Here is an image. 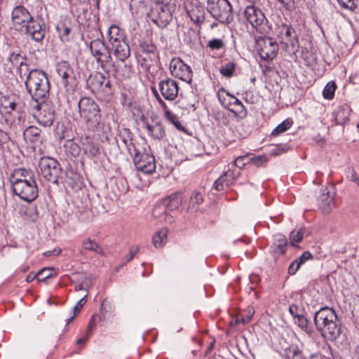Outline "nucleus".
I'll list each match as a JSON object with an SVG mask.
<instances>
[{
    "instance_id": "55",
    "label": "nucleus",
    "mask_w": 359,
    "mask_h": 359,
    "mask_svg": "<svg viewBox=\"0 0 359 359\" xmlns=\"http://www.w3.org/2000/svg\"><path fill=\"white\" fill-rule=\"evenodd\" d=\"M137 251H138L137 248H136V247L131 248L129 250L128 255L127 256H126V257H125L126 262H128L130 260H132L133 259V257H135V255L137 254Z\"/></svg>"
},
{
    "instance_id": "5",
    "label": "nucleus",
    "mask_w": 359,
    "mask_h": 359,
    "mask_svg": "<svg viewBox=\"0 0 359 359\" xmlns=\"http://www.w3.org/2000/svg\"><path fill=\"white\" fill-rule=\"evenodd\" d=\"M133 162L136 169L144 174H151L156 170V162L150 150L135 147Z\"/></svg>"
},
{
    "instance_id": "46",
    "label": "nucleus",
    "mask_w": 359,
    "mask_h": 359,
    "mask_svg": "<svg viewBox=\"0 0 359 359\" xmlns=\"http://www.w3.org/2000/svg\"><path fill=\"white\" fill-rule=\"evenodd\" d=\"M87 295H85L83 298H81L76 304L73 308V316L67 319V323L69 324L70 322L73 320V319L76 317V316L80 312L82 307L84 306V304L86 303V297Z\"/></svg>"
},
{
    "instance_id": "13",
    "label": "nucleus",
    "mask_w": 359,
    "mask_h": 359,
    "mask_svg": "<svg viewBox=\"0 0 359 359\" xmlns=\"http://www.w3.org/2000/svg\"><path fill=\"white\" fill-rule=\"evenodd\" d=\"M57 73L60 77V83L64 86L67 92H73L76 87V77L73 69L65 61L57 65Z\"/></svg>"
},
{
    "instance_id": "2",
    "label": "nucleus",
    "mask_w": 359,
    "mask_h": 359,
    "mask_svg": "<svg viewBox=\"0 0 359 359\" xmlns=\"http://www.w3.org/2000/svg\"><path fill=\"white\" fill-rule=\"evenodd\" d=\"M25 76L26 88L34 102L46 99L50 89L46 74L43 71L33 69Z\"/></svg>"
},
{
    "instance_id": "29",
    "label": "nucleus",
    "mask_w": 359,
    "mask_h": 359,
    "mask_svg": "<svg viewBox=\"0 0 359 359\" xmlns=\"http://www.w3.org/2000/svg\"><path fill=\"white\" fill-rule=\"evenodd\" d=\"M111 46L114 56L120 61L124 62L130 55V50L126 40Z\"/></svg>"
},
{
    "instance_id": "61",
    "label": "nucleus",
    "mask_w": 359,
    "mask_h": 359,
    "mask_svg": "<svg viewBox=\"0 0 359 359\" xmlns=\"http://www.w3.org/2000/svg\"><path fill=\"white\" fill-rule=\"evenodd\" d=\"M61 249H54L53 250L46 251L43 253L44 256L50 257L51 255H58L61 253Z\"/></svg>"
},
{
    "instance_id": "64",
    "label": "nucleus",
    "mask_w": 359,
    "mask_h": 359,
    "mask_svg": "<svg viewBox=\"0 0 359 359\" xmlns=\"http://www.w3.org/2000/svg\"><path fill=\"white\" fill-rule=\"evenodd\" d=\"M9 137L6 133L2 130H0V144L6 142L8 140Z\"/></svg>"
},
{
    "instance_id": "8",
    "label": "nucleus",
    "mask_w": 359,
    "mask_h": 359,
    "mask_svg": "<svg viewBox=\"0 0 359 359\" xmlns=\"http://www.w3.org/2000/svg\"><path fill=\"white\" fill-rule=\"evenodd\" d=\"M170 4L155 3L151 8L148 17L161 28L165 27L172 20Z\"/></svg>"
},
{
    "instance_id": "4",
    "label": "nucleus",
    "mask_w": 359,
    "mask_h": 359,
    "mask_svg": "<svg viewBox=\"0 0 359 359\" xmlns=\"http://www.w3.org/2000/svg\"><path fill=\"white\" fill-rule=\"evenodd\" d=\"M208 11L221 23L228 24L233 19L232 6L228 0H208Z\"/></svg>"
},
{
    "instance_id": "54",
    "label": "nucleus",
    "mask_w": 359,
    "mask_h": 359,
    "mask_svg": "<svg viewBox=\"0 0 359 359\" xmlns=\"http://www.w3.org/2000/svg\"><path fill=\"white\" fill-rule=\"evenodd\" d=\"M299 264L297 263L295 260H294L290 265L288 268V273L290 275H294L297 273L298 269H299Z\"/></svg>"
},
{
    "instance_id": "51",
    "label": "nucleus",
    "mask_w": 359,
    "mask_h": 359,
    "mask_svg": "<svg viewBox=\"0 0 359 359\" xmlns=\"http://www.w3.org/2000/svg\"><path fill=\"white\" fill-rule=\"evenodd\" d=\"M141 50L146 53H154L156 50V47L151 43L144 42L140 44Z\"/></svg>"
},
{
    "instance_id": "62",
    "label": "nucleus",
    "mask_w": 359,
    "mask_h": 359,
    "mask_svg": "<svg viewBox=\"0 0 359 359\" xmlns=\"http://www.w3.org/2000/svg\"><path fill=\"white\" fill-rule=\"evenodd\" d=\"M161 212H163V215H164V221L166 222V223H169V224H171L173 222L174 219H173V217L165 212V211H161ZM161 215V213H160Z\"/></svg>"
},
{
    "instance_id": "57",
    "label": "nucleus",
    "mask_w": 359,
    "mask_h": 359,
    "mask_svg": "<svg viewBox=\"0 0 359 359\" xmlns=\"http://www.w3.org/2000/svg\"><path fill=\"white\" fill-rule=\"evenodd\" d=\"M348 178L351 182H355L359 187V176L353 169L351 170V175L348 176Z\"/></svg>"
},
{
    "instance_id": "27",
    "label": "nucleus",
    "mask_w": 359,
    "mask_h": 359,
    "mask_svg": "<svg viewBox=\"0 0 359 359\" xmlns=\"http://www.w3.org/2000/svg\"><path fill=\"white\" fill-rule=\"evenodd\" d=\"M32 180H34L32 172L24 168L15 170L10 177L12 187Z\"/></svg>"
},
{
    "instance_id": "59",
    "label": "nucleus",
    "mask_w": 359,
    "mask_h": 359,
    "mask_svg": "<svg viewBox=\"0 0 359 359\" xmlns=\"http://www.w3.org/2000/svg\"><path fill=\"white\" fill-rule=\"evenodd\" d=\"M266 158L264 156H257L255 158H250V162H252L254 164L257 165H260L263 161H265Z\"/></svg>"
},
{
    "instance_id": "18",
    "label": "nucleus",
    "mask_w": 359,
    "mask_h": 359,
    "mask_svg": "<svg viewBox=\"0 0 359 359\" xmlns=\"http://www.w3.org/2000/svg\"><path fill=\"white\" fill-rule=\"evenodd\" d=\"M11 18L15 28L23 30L34 18L25 7L18 6L12 11Z\"/></svg>"
},
{
    "instance_id": "10",
    "label": "nucleus",
    "mask_w": 359,
    "mask_h": 359,
    "mask_svg": "<svg viewBox=\"0 0 359 359\" xmlns=\"http://www.w3.org/2000/svg\"><path fill=\"white\" fill-rule=\"evenodd\" d=\"M39 166L41 175L52 183H57L62 173V168L57 161L50 157L40 159Z\"/></svg>"
},
{
    "instance_id": "45",
    "label": "nucleus",
    "mask_w": 359,
    "mask_h": 359,
    "mask_svg": "<svg viewBox=\"0 0 359 359\" xmlns=\"http://www.w3.org/2000/svg\"><path fill=\"white\" fill-rule=\"evenodd\" d=\"M337 89V85L334 81H330L327 83L323 91V97L330 100L334 97Z\"/></svg>"
},
{
    "instance_id": "30",
    "label": "nucleus",
    "mask_w": 359,
    "mask_h": 359,
    "mask_svg": "<svg viewBox=\"0 0 359 359\" xmlns=\"http://www.w3.org/2000/svg\"><path fill=\"white\" fill-rule=\"evenodd\" d=\"M8 60L13 66L18 67L21 77H22L23 72H25L24 75H26V72L28 71L27 65L25 63V58L21 53L13 52Z\"/></svg>"
},
{
    "instance_id": "44",
    "label": "nucleus",
    "mask_w": 359,
    "mask_h": 359,
    "mask_svg": "<svg viewBox=\"0 0 359 359\" xmlns=\"http://www.w3.org/2000/svg\"><path fill=\"white\" fill-rule=\"evenodd\" d=\"M20 213L25 219L34 221L36 219L35 209L32 206L22 207Z\"/></svg>"
},
{
    "instance_id": "41",
    "label": "nucleus",
    "mask_w": 359,
    "mask_h": 359,
    "mask_svg": "<svg viewBox=\"0 0 359 359\" xmlns=\"http://www.w3.org/2000/svg\"><path fill=\"white\" fill-rule=\"evenodd\" d=\"M236 67L235 62H229L221 67L219 72L223 76L230 78L233 76Z\"/></svg>"
},
{
    "instance_id": "21",
    "label": "nucleus",
    "mask_w": 359,
    "mask_h": 359,
    "mask_svg": "<svg viewBox=\"0 0 359 359\" xmlns=\"http://www.w3.org/2000/svg\"><path fill=\"white\" fill-rule=\"evenodd\" d=\"M336 320H337V316L335 311L334 309L328 307L320 309L314 316V323L318 330Z\"/></svg>"
},
{
    "instance_id": "11",
    "label": "nucleus",
    "mask_w": 359,
    "mask_h": 359,
    "mask_svg": "<svg viewBox=\"0 0 359 359\" xmlns=\"http://www.w3.org/2000/svg\"><path fill=\"white\" fill-rule=\"evenodd\" d=\"M275 36L285 48H293L298 47V38L294 29L290 25L285 23L278 25L274 32Z\"/></svg>"
},
{
    "instance_id": "17",
    "label": "nucleus",
    "mask_w": 359,
    "mask_h": 359,
    "mask_svg": "<svg viewBox=\"0 0 359 359\" xmlns=\"http://www.w3.org/2000/svg\"><path fill=\"white\" fill-rule=\"evenodd\" d=\"M90 49L97 63L104 68L111 59V55L104 43L100 39L93 40L90 43Z\"/></svg>"
},
{
    "instance_id": "25",
    "label": "nucleus",
    "mask_w": 359,
    "mask_h": 359,
    "mask_svg": "<svg viewBox=\"0 0 359 359\" xmlns=\"http://www.w3.org/2000/svg\"><path fill=\"white\" fill-rule=\"evenodd\" d=\"M23 137L27 142L34 147L41 145L44 140L41 135V130L36 126L27 127L23 133Z\"/></svg>"
},
{
    "instance_id": "38",
    "label": "nucleus",
    "mask_w": 359,
    "mask_h": 359,
    "mask_svg": "<svg viewBox=\"0 0 359 359\" xmlns=\"http://www.w3.org/2000/svg\"><path fill=\"white\" fill-rule=\"evenodd\" d=\"M306 229L304 227H300L297 229H294L290 234V241L292 246H297L304 238Z\"/></svg>"
},
{
    "instance_id": "9",
    "label": "nucleus",
    "mask_w": 359,
    "mask_h": 359,
    "mask_svg": "<svg viewBox=\"0 0 359 359\" xmlns=\"http://www.w3.org/2000/svg\"><path fill=\"white\" fill-rule=\"evenodd\" d=\"M218 98L222 106L231 111L236 117L243 118L247 116V110L243 103L225 90L222 89L218 93Z\"/></svg>"
},
{
    "instance_id": "19",
    "label": "nucleus",
    "mask_w": 359,
    "mask_h": 359,
    "mask_svg": "<svg viewBox=\"0 0 359 359\" xmlns=\"http://www.w3.org/2000/svg\"><path fill=\"white\" fill-rule=\"evenodd\" d=\"M88 84L94 93H108L111 87L109 80L99 72L89 76Z\"/></svg>"
},
{
    "instance_id": "35",
    "label": "nucleus",
    "mask_w": 359,
    "mask_h": 359,
    "mask_svg": "<svg viewBox=\"0 0 359 359\" xmlns=\"http://www.w3.org/2000/svg\"><path fill=\"white\" fill-rule=\"evenodd\" d=\"M168 229L163 228L156 231L152 238V242L155 248H161L167 242Z\"/></svg>"
},
{
    "instance_id": "50",
    "label": "nucleus",
    "mask_w": 359,
    "mask_h": 359,
    "mask_svg": "<svg viewBox=\"0 0 359 359\" xmlns=\"http://www.w3.org/2000/svg\"><path fill=\"white\" fill-rule=\"evenodd\" d=\"M287 357L289 359H305L302 352L297 347L291 348L287 353Z\"/></svg>"
},
{
    "instance_id": "47",
    "label": "nucleus",
    "mask_w": 359,
    "mask_h": 359,
    "mask_svg": "<svg viewBox=\"0 0 359 359\" xmlns=\"http://www.w3.org/2000/svg\"><path fill=\"white\" fill-rule=\"evenodd\" d=\"M207 46L211 50H220L224 47V42L220 39H212L208 41Z\"/></svg>"
},
{
    "instance_id": "53",
    "label": "nucleus",
    "mask_w": 359,
    "mask_h": 359,
    "mask_svg": "<svg viewBox=\"0 0 359 359\" xmlns=\"http://www.w3.org/2000/svg\"><path fill=\"white\" fill-rule=\"evenodd\" d=\"M46 271L45 270H40L37 273H30L29 274L27 275L26 278V281L27 283H31L34 279H37V280L39 281V276L44 273Z\"/></svg>"
},
{
    "instance_id": "24",
    "label": "nucleus",
    "mask_w": 359,
    "mask_h": 359,
    "mask_svg": "<svg viewBox=\"0 0 359 359\" xmlns=\"http://www.w3.org/2000/svg\"><path fill=\"white\" fill-rule=\"evenodd\" d=\"M80 145H81L83 154L88 158H93L100 154L98 144L89 136L81 137Z\"/></svg>"
},
{
    "instance_id": "33",
    "label": "nucleus",
    "mask_w": 359,
    "mask_h": 359,
    "mask_svg": "<svg viewBox=\"0 0 359 359\" xmlns=\"http://www.w3.org/2000/svg\"><path fill=\"white\" fill-rule=\"evenodd\" d=\"M145 128L147 129L149 135L155 139L161 140L163 138L165 135L164 128L158 123H156L154 125H150L148 123H146Z\"/></svg>"
},
{
    "instance_id": "31",
    "label": "nucleus",
    "mask_w": 359,
    "mask_h": 359,
    "mask_svg": "<svg viewBox=\"0 0 359 359\" xmlns=\"http://www.w3.org/2000/svg\"><path fill=\"white\" fill-rule=\"evenodd\" d=\"M107 37L111 45L125 41L124 31L115 25H111L107 31Z\"/></svg>"
},
{
    "instance_id": "1",
    "label": "nucleus",
    "mask_w": 359,
    "mask_h": 359,
    "mask_svg": "<svg viewBox=\"0 0 359 359\" xmlns=\"http://www.w3.org/2000/svg\"><path fill=\"white\" fill-rule=\"evenodd\" d=\"M1 113L8 125L20 124L25 116V103L16 94L3 96L0 100Z\"/></svg>"
},
{
    "instance_id": "20",
    "label": "nucleus",
    "mask_w": 359,
    "mask_h": 359,
    "mask_svg": "<svg viewBox=\"0 0 359 359\" xmlns=\"http://www.w3.org/2000/svg\"><path fill=\"white\" fill-rule=\"evenodd\" d=\"M158 90L162 97L168 101L175 100L179 93L178 83L172 79H167L160 81Z\"/></svg>"
},
{
    "instance_id": "42",
    "label": "nucleus",
    "mask_w": 359,
    "mask_h": 359,
    "mask_svg": "<svg viewBox=\"0 0 359 359\" xmlns=\"http://www.w3.org/2000/svg\"><path fill=\"white\" fill-rule=\"evenodd\" d=\"M292 123L293 122L291 119H285L281 123L278 125V126L275 129L273 130V131L271 132V135L278 136L280 134L285 132L286 130L291 128V126H292Z\"/></svg>"
},
{
    "instance_id": "56",
    "label": "nucleus",
    "mask_w": 359,
    "mask_h": 359,
    "mask_svg": "<svg viewBox=\"0 0 359 359\" xmlns=\"http://www.w3.org/2000/svg\"><path fill=\"white\" fill-rule=\"evenodd\" d=\"M295 318L297 320V323L299 327L304 328L306 327L307 325V320L303 316L300 315L295 316Z\"/></svg>"
},
{
    "instance_id": "37",
    "label": "nucleus",
    "mask_w": 359,
    "mask_h": 359,
    "mask_svg": "<svg viewBox=\"0 0 359 359\" xmlns=\"http://www.w3.org/2000/svg\"><path fill=\"white\" fill-rule=\"evenodd\" d=\"M64 146L67 154L72 156L77 157L81 154V145L80 146L72 140H67Z\"/></svg>"
},
{
    "instance_id": "28",
    "label": "nucleus",
    "mask_w": 359,
    "mask_h": 359,
    "mask_svg": "<svg viewBox=\"0 0 359 359\" xmlns=\"http://www.w3.org/2000/svg\"><path fill=\"white\" fill-rule=\"evenodd\" d=\"M322 335L329 340H335L341 333V327L338 319L328 323L319 330Z\"/></svg>"
},
{
    "instance_id": "43",
    "label": "nucleus",
    "mask_w": 359,
    "mask_h": 359,
    "mask_svg": "<svg viewBox=\"0 0 359 359\" xmlns=\"http://www.w3.org/2000/svg\"><path fill=\"white\" fill-rule=\"evenodd\" d=\"M97 319L99 320H101V317L99 316H97V315H93L91 317V318L88 323V325L86 338H85V339L81 338V339H78L76 341L77 344H82L88 339V338L90 337V335L92 334L93 328L96 326Z\"/></svg>"
},
{
    "instance_id": "48",
    "label": "nucleus",
    "mask_w": 359,
    "mask_h": 359,
    "mask_svg": "<svg viewBox=\"0 0 359 359\" xmlns=\"http://www.w3.org/2000/svg\"><path fill=\"white\" fill-rule=\"evenodd\" d=\"M341 7L353 11L357 8V0H337Z\"/></svg>"
},
{
    "instance_id": "6",
    "label": "nucleus",
    "mask_w": 359,
    "mask_h": 359,
    "mask_svg": "<svg viewBox=\"0 0 359 359\" xmlns=\"http://www.w3.org/2000/svg\"><path fill=\"white\" fill-rule=\"evenodd\" d=\"M79 111L81 117L86 122L98 123L100 118V111L98 104L89 97H82L79 103Z\"/></svg>"
},
{
    "instance_id": "22",
    "label": "nucleus",
    "mask_w": 359,
    "mask_h": 359,
    "mask_svg": "<svg viewBox=\"0 0 359 359\" xmlns=\"http://www.w3.org/2000/svg\"><path fill=\"white\" fill-rule=\"evenodd\" d=\"M23 30L29 34L33 40L39 42L41 41L45 36V25L41 23V20L33 18Z\"/></svg>"
},
{
    "instance_id": "60",
    "label": "nucleus",
    "mask_w": 359,
    "mask_h": 359,
    "mask_svg": "<svg viewBox=\"0 0 359 359\" xmlns=\"http://www.w3.org/2000/svg\"><path fill=\"white\" fill-rule=\"evenodd\" d=\"M328 203L327 207H325L324 205H321L322 208L324 211L329 212L334 207V201L332 198L327 197Z\"/></svg>"
},
{
    "instance_id": "49",
    "label": "nucleus",
    "mask_w": 359,
    "mask_h": 359,
    "mask_svg": "<svg viewBox=\"0 0 359 359\" xmlns=\"http://www.w3.org/2000/svg\"><path fill=\"white\" fill-rule=\"evenodd\" d=\"M250 163V158L248 156H241L234 160L233 165L239 168H243Z\"/></svg>"
},
{
    "instance_id": "52",
    "label": "nucleus",
    "mask_w": 359,
    "mask_h": 359,
    "mask_svg": "<svg viewBox=\"0 0 359 359\" xmlns=\"http://www.w3.org/2000/svg\"><path fill=\"white\" fill-rule=\"evenodd\" d=\"M312 259H313V255H311V253L308 252V251H306V252H304L297 259H296L295 261L297 262V263L299 264V266H301L306 262H307L309 260H311Z\"/></svg>"
},
{
    "instance_id": "15",
    "label": "nucleus",
    "mask_w": 359,
    "mask_h": 359,
    "mask_svg": "<svg viewBox=\"0 0 359 359\" xmlns=\"http://www.w3.org/2000/svg\"><path fill=\"white\" fill-rule=\"evenodd\" d=\"M183 201L182 195L180 193L173 194L163 198L157 204L153 210V215L155 217H161V212L165 210H175L180 208Z\"/></svg>"
},
{
    "instance_id": "14",
    "label": "nucleus",
    "mask_w": 359,
    "mask_h": 359,
    "mask_svg": "<svg viewBox=\"0 0 359 359\" xmlns=\"http://www.w3.org/2000/svg\"><path fill=\"white\" fill-rule=\"evenodd\" d=\"M12 190L15 195L27 202L34 201L39 194L35 179L14 186Z\"/></svg>"
},
{
    "instance_id": "58",
    "label": "nucleus",
    "mask_w": 359,
    "mask_h": 359,
    "mask_svg": "<svg viewBox=\"0 0 359 359\" xmlns=\"http://www.w3.org/2000/svg\"><path fill=\"white\" fill-rule=\"evenodd\" d=\"M42 270L47 271L42 275L39 276V281H43L51 276V271L48 268L43 269Z\"/></svg>"
},
{
    "instance_id": "63",
    "label": "nucleus",
    "mask_w": 359,
    "mask_h": 359,
    "mask_svg": "<svg viewBox=\"0 0 359 359\" xmlns=\"http://www.w3.org/2000/svg\"><path fill=\"white\" fill-rule=\"evenodd\" d=\"M252 318V315H249L248 316L244 318L243 316H241V318H238L237 320H236V322L237 323L241 322L243 323V324H246L250 322V320H251Z\"/></svg>"
},
{
    "instance_id": "12",
    "label": "nucleus",
    "mask_w": 359,
    "mask_h": 359,
    "mask_svg": "<svg viewBox=\"0 0 359 359\" xmlns=\"http://www.w3.org/2000/svg\"><path fill=\"white\" fill-rule=\"evenodd\" d=\"M256 48L260 57L268 61L276 57L278 45L271 38L260 36L256 40Z\"/></svg>"
},
{
    "instance_id": "26",
    "label": "nucleus",
    "mask_w": 359,
    "mask_h": 359,
    "mask_svg": "<svg viewBox=\"0 0 359 359\" xmlns=\"http://www.w3.org/2000/svg\"><path fill=\"white\" fill-rule=\"evenodd\" d=\"M287 248V238L282 234L274 236V241L271 246V252L275 258L285 254Z\"/></svg>"
},
{
    "instance_id": "23",
    "label": "nucleus",
    "mask_w": 359,
    "mask_h": 359,
    "mask_svg": "<svg viewBox=\"0 0 359 359\" xmlns=\"http://www.w3.org/2000/svg\"><path fill=\"white\" fill-rule=\"evenodd\" d=\"M239 175V172L230 168L228 169L215 182V189L217 191H222L228 188L236 182Z\"/></svg>"
},
{
    "instance_id": "3",
    "label": "nucleus",
    "mask_w": 359,
    "mask_h": 359,
    "mask_svg": "<svg viewBox=\"0 0 359 359\" xmlns=\"http://www.w3.org/2000/svg\"><path fill=\"white\" fill-rule=\"evenodd\" d=\"M245 20L261 34H269L271 27L262 11L254 4L248 5L243 12Z\"/></svg>"
},
{
    "instance_id": "36",
    "label": "nucleus",
    "mask_w": 359,
    "mask_h": 359,
    "mask_svg": "<svg viewBox=\"0 0 359 359\" xmlns=\"http://www.w3.org/2000/svg\"><path fill=\"white\" fill-rule=\"evenodd\" d=\"M351 109L346 105L341 106L336 111L335 120L338 124H344L349 119Z\"/></svg>"
},
{
    "instance_id": "40",
    "label": "nucleus",
    "mask_w": 359,
    "mask_h": 359,
    "mask_svg": "<svg viewBox=\"0 0 359 359\" xmlns=\"http://www.w3.org/2000/svg\"><path fill=\"white\" fill-rule=\"evenodd\" d=\"M203 202V195L199 191H195L191 196L189 209L196 210L198 205Z\"/></svg>"
},
{
    "instance_id": "16",
    "label": "nucleus",
    "mask_w": 359,
    "mask_h": 359,
    "mask_svg": "<svg viewBox=\"0 0 359 359\" xmlns=\"http://www.w3.org/2000/svg\"><path fill=\"white\" fill-rule=\"evenodd\" d=\"M170 71L172 76L182 81L190 82L192 79V71L189 66L180 58H173L170 63Z\"/></svg>"
},
{
    "instance_id": "39",
    "label": "nucleus",
    "mask_w": 359,
    "mask_h": 359,
    "mask_svg": "<svg viewBox=\"0 0 359 359\" xmlns=\"http://www.w3.org/2000/svg\"><path fill=\"white\" fill-rule=\"evenodd\" d=\"M187 13L191 21L198 24L202 22L204 18L203 10L201 8L196 7L191 10L187 11Z\"/></svg>"
},
{
    "instance_id": "32",
    "label": "nucleus",
    "mask_w": 359,
    "mask_h": 359,
    "mask_svg": "<svg viewBox=\"0 0 359 359\" xmlns=\"http://www.w3.org/2000/svg\"><path fill=\"white\" fill-rule=\"evenodd\" d=\"M153 93L155 95V97L158 100V103L163 107L166 118L169 121H170L174 126H175L177 128H180L181 123H180L178 118L172 112L168 110L167 104L158 95L156 89L153 90Z\"/></svg>"
},
{
    "instance_id": "34",
    "label": "nucleus",
    "mask_w": 359,
    "mask_h": 359,
    "mask_svg": "<svg viewBox=\"0 0 359 359\" xmlns=\"http://www.w3.org/2000/svg\"><path fill=\"white\" fill-rule=\"evenodd\" d=\"M81 247L83 250L93 252L98 255L104 254L102 248L95 240L89 238L83 240Z\"/></svg>"
},
{
    "instance_id": "7",
    "label": "nucleus",
    "mask_w": 359,
    "mask_h": 359,
    "mask_svg": "<svg viewBox=\"0 0 359 359\" xmlns=\"http://www.w3.org/2000/svg\"><path fill=\"white\" fill-rule=\"evenodd\" d=\"M46 100L34 102L36 104L34 107L36 109V112L34 116L41 126L49 127L55 120V109L53 104Z\"/></svg>"
}]
</instances>
